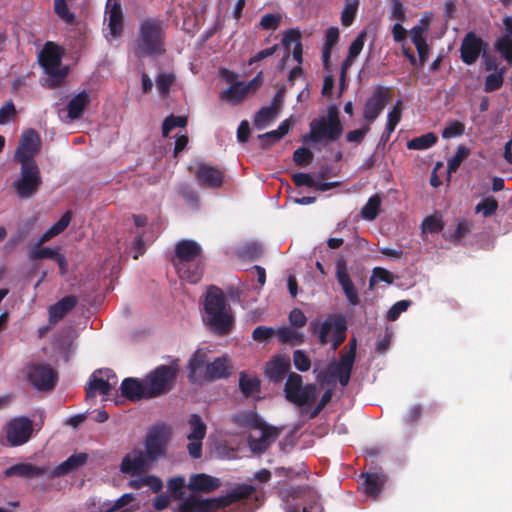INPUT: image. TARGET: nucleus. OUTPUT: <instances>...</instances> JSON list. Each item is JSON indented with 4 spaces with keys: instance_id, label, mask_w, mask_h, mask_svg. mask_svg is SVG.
Here are the masks:
<instances>
[{
    "instance_id": "61",
    "label": "nucleus",
    "mask_w": 512,
    "mask_h": 512,
    "mask_svg": "<svg viewBox=\"0 0 512 512\" xmlns=\"http://www.w3.org/2000/svg\"><path fill=\"white\" fill-rule=\"evenodd\" d=\"M313 153L305 147L296 149L293 153V161L298 166H306L311 163Z\"/></svg>"
},
{
    "instance_id": "13",
    "label": "nucleus",
    "mask_w": 512,
    "mask_h": 512,
    "mask_svg": "<svg viewBox=\"0 0 512 512\" xmlns=\"http://www.w3.org/2000/svg\"><path fill=\"white\" fill-rule=\"evenodd\" d=\"M6 438L11 446L25 444L33 432L32 421L27 417L13 418L6 425Z\"/></svg>"
},
{
    "instance_id": "41",
    "label": "nucleus",
    "mask_w": 512,
    "mask_h": 512,
    "mask_svg": "<svg viewBox=\"0 0 512 512\" xmlns=\"http://www.w3.org/2000/svg\"><path fill=\"white\" fill-rule=\"evenodd\" d=\"M289 130H270L264 134H260L255 139L258 146L263 149H267L283 139Z\"/></svg>"
},
{
    "instance_id": "18",
    "label": "nucleus",
    "mask_w": 512,
    "mask_h": 512,
    "mask_svg": "<svg viewBox=\"0 0 512 512\" xmlns=\"http://www.w3.org/2000/svg\"><path fill=\"white\" fill-rule=\"evenodd\" d=\"M390 88L379 86L371 97H369L364 106V117L366 120H375L383 111L390 96Z\"/></svg>"
},
{
    "instance_id": "59",
    "label": "nucleus",
    "mask_w": 512,
    "mask_h": 512,
    "mask_svg": "<svg viewBox=\"0 0 512 512\" xmlns=\"http://www.w3.org/2000/svg\"><path fill=\"white\" fill-rule=\"evenodd\" d=\"M293 363L295 368L301 372H306L311 367V360L303 350L293 352Z\"/></svg>"
},
{
    "instance_id": "42",
    "label": "nucleus",
    "mask_w": 512,
    "mask_h": 512,
    "mask_svg": "<svg viewBox=\"0 0 512 512\" xmlns=\"http://www.w3.org/2000/svg\"><path fill=\"white\" fill-rule=\"evenodd\" d=\"M188 423L191 428V432L188 434L187 438L203 440L206 435L207 427L201 417L198 414H191Z\"/></svg>"
},
{
    "instance_id": "48",
    "label": "nucleus",
    "mask_w": 512,
    "mask_h": 512,
    "mask_svg": "<svg viewBox=\"0 0 512 512\" xmlns=\"http://www.w3.org/2000/svg\"><path fill=\"white\" fill-rule=\"evenodd\" d=\"M470 155V149L464 145L457 147L456 153L447 162V169L449 173H454L458 170L462 162Z\"/></svg>"
},
{
    "instance_id": "50",
    "label": "nucleus",
    "mask_w": 512,
    "mask_h": 512,
    "mask_svg": "<svg viewBox=\"0 0 512 512\" xmlns=\"http://www.w3.org/2000/svg\"><path fill=\"white\" fill-rule=\"evenodd\" d=\"M498 206V202L494 197H485L476 205L475 212L481 213L483 217L487 218L495 214Z\"/></svg>"
},
{
    "instance_id": "33",
    "label": "nucleus",
    "mask_w": 512,
    "mask_h": 512,
    "mask_svg": "<svg viewBox=\"0 0 512 512\" xmlns=\"http://www.w3.org/2000/svg\"><path fill=\"white\" fill-rule=\"evenodd\" d=\"M297 328L289 326H281L276 330V336L280 343L296 346L305 342L306 338L302 332L296 330Z\"/></svg>"
},
{
    "instance_id": "31",
    "label": "nucleus",
    "mask_w": 512,
    "mask_h": 512,
    "mask_svg": "<svg viewBox=\"0 0 512 512\" xmlns=\"http://www.w3.org/2000/svg\"><path fill=\"white\" fill-rule=\"evenodd\" d=\"M88 460V455L86 453H76L71 456H69L64 462H62L60 465H58L53 470V476H63L67 475L83 465L86 464Z\"/></svg>"
},
{
    "instance_id": "51",
    "label": "nucleus",
    "mask_w": 512,
    "mask_h": 512,
    "mask_svg": "<svg viewBox=\"0 0 512 512\" xmlns=\"http://www.w3.org/2000/svg\"><path fill=\"white\" fill-rule=\"evenodd\" d=\"M359 0L346 1L345 6L341 13V23L343 26H350L356 16L358 10Z\"/></svg>"
},
{
    "instance_id": "37",
    "label": "nucleus",
    "mask_w": 512,
    "mask_h": 512,
    "mask_svg": "<svg viewBox=\"0 0 512 512\" xmlns=\"http://www.w3.org/2000/svg\"><path fill=\"white\" fill-rule=\"evenodd\" d=\"M316 392L317 390L315 384H307L303 386L299 391L290 394V396H288L286 399L298 406H304L316 400Z\"/></svg>"
},
{
    "instance_id": "4",
    "label": "nucleus",
    "mask_w": 512,
    "mask_h": 512,
    "mask_svg": "<svg viewBox=\"0 0 512 512\" xmlns=\"http://www.w3.org/2000/svg\"><path fill=\"white\" fill-rule=\"evenodd\" d=\"M309 332L317 336L321 345L329 342L332 333L331 348L337 350L346 339L347 322L344 316L330 314L324 321L314 319L309 323Z\"/></svg>"
},
{
    "instance_id": "9",
    "label": "nucleus",
    "mask_w": 512,
    "mask_h": 512,
    "mask_svg": "<svg viewBox=\"0 0 512 512\" xmlns=\"http://www.w3.org/2000/svg\"><path fill=\"white\" fill-rule=\"evenodd\" d=\"M27 380L38 391H51L57 384L58 373L49 364H31L27 367Z\"/></svg>"
},
{
    "instance_id": "54",
    "label": "nucleus",
    "mask_w": 512,
    "mask_h": 512,
    "mask_svg": "<svg viewBox=\"0 0 512 512\" xmlns=\"http://www.w3.org/2000/svg\"><path fill=\"white\" fill-rule=\"evenodd\" d=\"M394 281V275L381 267H375L372 271V275L369 280L370 287H373L377 282H385L387 284H392Z\"/></svg>"
},
{
    "instance_id": "43",
    "label": "nucleus",
    "mask_w": 512,
    "mask_h": 512,
    "mask_svg": "<svg viewBox=\"0 0 512 512\" xmlns=\"http://www.w3.org/2000/svg\"><path fill=\"white\" fill-rule=\"evenodd\" d=\"M176 81L173 73H159L156 76V88L162 97L169 95L172 85Z\"/></svg>"
},
{
    "instance_id": "45",
    "label": "nucleus",
    "mask_w": 512,
    "mask_h": 512,
    "mask_svg": "<svg viewBox=\"0 0 512 512\" xmlns=\"http://www.w3.org/2000/svg\"><path fill=\"white\" fill-rule=\"evenodd\" d=\"M429 25H430L429 19L423 17L420 20V23L411 29V31H410L411 40H412L413 44L415 45V47L422 45L424 43H427L424 34L429 29Z\"/></svg>"
},
{
    "instance_id": "10",
    "label": "nucleus",
    "mask_w": 512,
    "mask_h": 512,
    "mask_svg": "<svg viewBox=\"0 0 512 512\" xmlns=\"http://www.w3.org/2000/svg\"><path fill=\"white\" fill-rule=\"evenodd\" d=\"M488 43L485 42L475 32H468L462 39L460 45V59L466 65H473L480 56H486Z\"/></svg>"
},
{
    "instance_id": "30",
    "label": "nucleus",
    "mask_w": 512,
    "mask_h": 512,
    "mask_svg": "<svg viewBox=\"0 0 512 512\" xmlns=\"http://www.w3.org/2000/svg\"><path fill=\"white\" fill-rule=\"evenodd\" d=\"M220 486L218 478L212 477L207 474H195L192 475L188 487L192 491L210 493L216 490Z\"/></svg>"
},
{
    "instance_id": "60",
    "label": "nucleus",
    "mask_w": 512,
    "mask_h": 512,
    "mask_svg": "<svg viewBox=\"0 0 512 512\" xmlns=\"http://www.w3.org/2000/svg\"><path fill=\"white\" fill-rule=\"evenodd\" d=\"M274 335H276V330L267 326H257L252 332V338L256 342H267Z\"/></svg>"
},
{
    "instance_id": "38",
    "label": "nucleus",
    "mask_w": 512,
    "mask_h": 512,
    "mask_svg": "<svg viewBox=\"0 0 512 512\" xmlns=\"http://www.w3.org/2000/svg\"><path fill=\"white\" fill-rule=\"evenodd\" d=\"M248 95V87H244L243 82H235L227 89L220 92V99L230 103L237 104Z\"/></svg>"
},
{
    "instance_id": "29",
    "label": "nucleus",
    "mask_w": 512,
    "mask_h": 512,
    "mask_svg": "<svg viewBox=\"0 0 512 512\" xmlns=\"http://www.w3.org/2000/svg\"><path fill=\"white\" fill-rule=\"evenodd\" d=\"M290 368L289 360L275 357L265 367L266 377L274 383L281 382Z\"/></svg>"
},
{
    "instance_id": "64",
    "label": "nucleus",
    "mask_w": 512,
    "mask_h": 512,
    "mask_svg": "<svg viewBox=\"0 0 512 512\" xmlns=\"http://www.w3.org/2000/svg\"><path fill=\"white\" fill-rule=\"evenodd\" d=\"M188 124L187 116H175L171 114L166 117L162 123L161 128H185Z\"/></svg>"
},
{
    "instance_id": "8",
    "label": "nucleus",
    "mask_w": 512,
    "mask_h": 512,
    "mask_svg": "<svg viewBox=\"0 0 512 512\" xmlns=\"http://www.w3.org/2000/svg\"><path fill=\"white\" fill-rule=\"evenodd\" d=\"M20 177L13 182V188L21 199H29L42 185L38 165L20 164Z\"/></svg>"
},
{
    "instance_id": "46",
    "label": "nucleus",
    "mask_w": 512,
    "mask_h": 512,
    "mask_svg": "<svg viewBox=\"0 0 512 512\" xmlns=\"http://www.w3.org/2000/svg\"><path fill=\"white\" fill-rule=\"evenodd\" d=\"M444 228V222L441 216L430 215L423 219L421 229L423 233L435 234L439 233Z\"/></svg>"
},
{
    "instance_id": "24",
    "label": "nucleus",
    "mask_w": 512,
    "mask_h": 512,
    "mask_svg": "<svg viewBox=\"0 0 512 512\" xmlns=\"http://www.w3.org/2000/svg\"><path fill=\"white\" fill-rule=\"evenodd\" d=\"M120 390L123 397L133 402L141 399H151L147 395L145 380L141 381L132 377L125 378L121 383Z\"/></svg>"
},
{
    "instance_id": "63",
    "label": "nucleus",
    "mask_w": 512,
    "mask_h": 512,
    "mask_svg": "<svg viewBox=\"0 0 512 512\" xmlns=\"http://www.w3.org/2000/svg\"><path fill=\"white\" fill-rule=\"evenodd\" d=\"M470 233V225L466 220H461L457 223V226L452 234L449 235L448 239L453 243H458L466 235Z\"/></svg>"
},
{
    "instance_id": "47",
    "label": "nucleus",
    "mask_w": 512,
    "mask_h": 512,
    "mask_svg": "<svg viewBox=\"0 0 512 512\" xmlns=\"http://www.w3.org/2000/svg\"><path fill=\"white\" fill-rule=\"evenodd\" d=\"M354 360H351L350 357L341 356L339 361L331 362L329 365L331 367L333 376L338 377L340 375L351 374L353 370Z\"/></svg>"
},
{
    "instance_id": "55",
    "label": "nucleus",
    "mask_w": 512,
    "mask_h": 512,
    "mask_svg": "<svg viewBox=\"0 0 512 512\" xmlns=\"http://www.w3.org/2000/svg\"><path fill=\"white\" fill-rule=\"evenodd\" d=\"M302 387V376L295 372H290L284 387L285 397L287 398L290 394L299 391Z\"/></svg>"
},
{
    "instance_id": "16",
    "label": "nucleus",
    "mask_w": 512,
    "mask_h": 512,
    "mask_svg": "<svg viewBox=\"0 0 512 512\" xmlns=\"http://www.w3.org/2000/svg\"><path fill=\"white\" fill-rule=\"evenodd\" d=\"M336 279L341 286L347 301L352 306H357L360 303L358 292L352 282L348 273L347 261L341 256L336 262Z\"/></svg>"
},
{
    "instance_id": "36",
    "label": "nucleus",
    "mask_w": 512,
    "mask_h": 512,
    "mask_svg": "<svg viewBox=\"0 0 512 512\" xmlns=\"http://www.w3.org/2000/svg\"><path fill=\"white\" fill-rule=\"evenodd\" d=\"M256 491L255 487L249 484H242L235 487L230 493L221 497L224 508L240 500L249 498Z\"/></svg>"
},
{
    "instance_id": "12",
    "label": "nucleus",
    "mask_w": 512,
    "mask_h": 512,
    "mask_svg": "<svg viewBox=\"0 0 512 512\" xmlns=\"http://www.w3.org/2000/svg\"><path fill=\"white\" fill-rule=\"evenodd\" d=\"M41 148V138L36 130H26L15 153V160L20 164L37 165L34 157Z\"/></svg>"
},
{
    "instance_id": "11",
    "label": "nucleus",
    "mask_w": 512,
    "mask_h": 512,
    "mask_svg": "<svg viewBox=\"0 0 512 512\" xmlns=\"http://www.w3.org/2000/svg\"><path fill=\"white\" fill-rule=\"evenodd\" d=\"M117 383L116 374L110 369H98L92 373L85 387L86 398H95L97 394L108 395Z\"/></svg>"
},
{
    "instance_id": "32",
    "label": "nucleus",
    "mask_w": 512,
    "mask_h": 512,
    "mask_svg": "<svg viewBox=\"0 0 512 512\" xmlns=\"http://www.w3.org/2000/svg\"><path fill=\"white\" fill-rule=\"evenodd\" d=\"M361 476L365 477V494L376 499L380 495L384 484L386 483L387 476L383 473L377 472L363 473Z\"/></svg>"
},
{
    "instance_id": "21",
    "label": "nucleus",
    "mask_w": 512,
    "mask_h": 512,
    "mask_svg": "<svg viewBox=\"0 0 512 512\" xmlns=\"http://www.w3.org/2000/svg\"><path fill=\"white\" fill-rule=\"evenodd\" d=\"M342 130H310L309 134L303 135L301 141L315 150L334 142L340 138Z\"/></svg>"
},
{
    "instance_id": "40",
    "label": "nucleus",
    "mask_w": 512,
    "mask_h": 512,
    "mask_svg": "<svg viewBox=\"0 0 512 512\" xmlns=\"http://www.w3.org/2000/svg\"><path fill=\"white\" fill-rule=\"evenodd\" d=\"M382 199L378 194L371 196L361 209V216L367 221L377 218L381 210Z\"/></svg>"
},
{
    "instance_id": "5",
    "label": "nucleus",
    "mask_w": 512,
    "mask_h": 512,
    "mask_svg": "<svg viewBox=\"0 0 512 512\" xmlns=\"http://www.w3.org/2000/svg\"><path fill=\"white\" fill-rule=\"evenodd\" d=\"M178 362V359H173L169 365H159L146 376L148 397H159L173 388L179 373Z\"/></svg>"
},
{
    "instance_id": "26",
    "label": "nucleus",
    "mask_w": 512,
    "mask_h": 512,
    "mask_svg": "<svg viewBox=\"0 0 512 512\" xmlns=\"http://www.w3.org/2000/svg\"><path fill=\"white\" fill-rule=\"evenodd\" d=\"M78 303L74 295H68L49 307V322L55 324L62 320Z\"/></svg>"
},
{
    "instance_id": "7",
    "label": "nucleus",
    "mask_w": 512,
    "mask_h": 512,
    "mask_svg": "<svg viewBox=\"0 0 512 512\" xmlns=\"http://www.w3.org/2000/svg\"><path fill=\"white\" fill-rule=\"evenodd\" d=\"M39 63L49 76V87L60 85L68 74L66 67L62 65V51L54 42H46L39 53Z\"/></svg>"
},
{
    "instance_id": "19",
    "label": "nucleus",
    "mask_w": 512,
    "mask_h": 512,
    "mask_svg": "<svg viewBox=\"0 0 512 512\" xmlns=\"http://www.w3.org/2000/svg\"><path fill=\"white\" fill-rule=\"evenodd\" d=\"M195 176L201 185L213 189L220 188L225 178L223 170L206 163H199Z\"/></svg>"
},
{
    "instance_id": "56",
    "label": "nucleus",
    "mask_w": 512,
    "mask_h": 512,
    "mask_svg": "<svg viewBox=\"0 0 512 512\" xmlns=\"http://www.w3.org/2000/svg\"><path fill=\"white\" fill-rule=\"evenodd\" d=\"M58 253V248L53 249L50 247H41L35 246L29 254V258L32 261H37L40 259H52L54 260L56 254Z\"/></svg>"
},
{
    "instance_id": "57",
    "label": "nucleus",
    "mask_w": 512,
    "mask_h": 512,
    "mask_svg": "<svg viewBox=\"0 0 512 512\" xmlns=\"http://www.w3.org/2000/svg\"><path fill=\"white\" fill-rule=\"evenodd\" d=\"M185 485V478L183 476H177L171 478L168 481V489L171 492V496L175 500H181L184 497L183 487Z\"/></svg>"
},
{
    "instance_id": "28",
    "label": "nucleus",
    "mask_w": 512,
    "mask_h": 512,
    "mask_svg": "<svg viewBox=\"0 0 512 512\" xmlns=\"http://www.w3.org/2000/svg\"><path fill=\"white\" fill-rule=\"evenodd\" d=\"M47 468L31 463L15 464L4 471L5 477L19 476L24 478L39 477L46 474Z\"/></svg>"
},
{
    "instance_id": "62",
    "label": "nucleus",
    "mask_w": 512,
    "mask_h": 512,
    "mask_svg": "<svg viewBox=\"0 0 512 512\" xmlns=\"http://www.w3.org/2000/svg\"><path fill=\"white\" fill-rule=\"evenodd\" d=\"M411 305L410 300H400L396 302L387 312V320L396 321L401 313L405 312Z\"/></svg>"
},
{
    "instance_id": "58",
    "label": "nucleus",
    "mask_w": 512,
    "mask_h": 512,
    "mask_svg": "<svg viewBox=\"0 0 512 512\" xmlns=\"http://www.w3.org/2000/svg\"><path fill=\"white\" fill-rule=\"evenodd\" d=\"M54 11L66 23H72L75 19L66 0H54Z\"/></svg>"
},
{
    "instance_id": "20",
    "label": "nucleus",
    "mask_w": 512,
    "mask_h": 512,
    "mask_svg": "<svg viewBox=\"0 0 512 512\" xmlns=\"http://www.w3.org/2000/svg\"><path fill=\"white\" fill-rule=\"evenodd\" d=\"M232 369V361L230 357L227 355H222L220 357L215 358L214 360L209 359L208 366L206 367V383H211L220 379H227L228 377L231 376Z\"/></svg>"
},
{
    "instance_id": "3",
    "label": "nucleus",
    "mask_w": 512,
    "mask_h": 512,
    "mask_svg": "<svg viewBox=\"0 0 512 512\" xmlns=\"http://www.w3.org/2000/svg\"><path fill=\"white\" fill-rule=\"evenodd\" d=\"M204 310L206 324L219 336L231 333L234 326V318L228 311V304L224 292L212 285L205 296Z\"/></svg>"
},
{
    "instance_id": "1",
    "label": "nucleus",
    "mask_w": 512,
    "mask_h": 512,
    "mask_svg": "<svg viewBox=\"0 0 512 512\" xmlns=\"http://www.w3.org/2000/svg\"><path fill=\"white\" fill-rule=\"evenodd\" d=\"M180 278L189 283L201 280L204 271V256L201 245L192 239H182L175 244L172 259Z\"/></svg>"
},
{
    "instance_id": "52",
    "label": "nucleus",
    "mask_w": 512,
    "mask_h": 512,
    "mask_svg": "<svg viewBox=\"0 0 512 512\" xmlns=\"http://www.w3.org/2000/svg\"><path fill=\"white\" fill-rule=\"evenodd\" d=\"M240 254L243 258L257 260L263 255V246L258 242H248L241 247Z\"/></svg>"
},
{
    "instance_id": "22",
    "label": "nucleus",
    "mask_w": 512,
    "mask_h": 512,
    "mask_svg": "<svg viewBox=\"0 0 512 512\" xmlns=\"http://www.w3.org/2000/svg\"><path fill=\"white\" fill-rule=\"evenodd\" d=\"M283 104V95L281 91H278L273 97L271 104L262 107L255 115L254 124L259 127H265L272 124V122L278 117L281 106Z\"/></svg>"
},
{
    "instance_id": "34",
    "label": "nucleus",
    "mask_w": 512,
    "mask_h": 512,
    "mask_svg": "<svg viewBox=\"0 0 512 512\" xmlns=\"http://www.w3.org/2000/svg\"><path fill=\"white\" fill-rule=\"evenodd\" d=\"M90 103V94L83 90L76 94L67 104L68 116L78 119L82 116L85 107Z\"/></svg>"
},
{
    "instance_id": "27",
    "label": "nucleus",
    "mask_w": 512,
    "mask_h": 512,
    "mask_svg": "<svg viewBox=\"0 0 512 512\" xmlns=\"http://www.w3.org/2000/svg\"><path fill=\"white\" fill-rule=\"evenodd\" d=\"M503 24L506 33L497 39L495 49L501 54L503 59L512 65V17H505Z\"/></svg>"
},
{
    "instance_id": "25",
    "label": "nucleus",
    "mask_w": 512,
    "mask_h": 512,
    "mask_svg": "<svg viewBox=\"0 0 512 512\" xmlns=\"http://www.w3.org/2000/svg\"><path fill=\"white\" fill-rule=\"evenodd\" d=\"M133 457L126 455L120 464V470L125 474H140L150 467L149 458L143 451H134Z\"/></svg>"
},
{
    "instance_id": "39",
    "label": "nucleus",
    "mask_w": 512,
    "mask_h": 512,
    "mask_svg": "<svg viewBox=\"0 0 512 512\" xmlns=\"http://www.w3.org/2000/svg\"><path fill=\"white\" fill-rule=\"evenodd\" d=\"M239 389L246 398L252 397L260 392L261 382L256 376L248 377L245 372H241L239 375Z\"/></svg>"
},
{
    "instance_id": "44",
    "label": "nucleus",
    "mask_w": 512,
    "mask_h": 512,
    "mask_svg": "<svg viewBox=\"0 0 512 512\" xmlns=\"http://www.w3.org/2000/svg\"><path fill=\"white\" fill-rule=\"evenodd\" d=\"M437 141V136L434 133H427L420 137H415L408 141L407 147L412 150H423L430 148Z\"/></svg>"
},
{
    "instance_id": "6",
    "label": "nucleus",
    "mask_w": 512,
    "mask_h": 512,
    "mask_svg": "<svg viewBox=\"0 0 512 512\" xmlns=\"http://www.w3.org/2000/svg\"><path fill=\"white\" fill-rule=\"evenodd\" d=\"M245 424L252 429L260 431L259 436L250 434L247 439L249 448L255 454L264 453L281 433L279 428L267 424L256 413L247 415Z\"/></svg>"
},
{
    "instance_id": "53",
    "label": "nucleus",
    "mask_w": 512,
    "mask_h": 512,
    "mask_svg": "<svg viewBox=\"0 0 512 512\" xmlns=\"http://www.w3.org/2000/svg\"><path fill=\"white\" fill-rule=\"evenodd\" d=\"M297 42H301V34L299 30L289 29L284 33L282 38V44L285 48V54L282 57V60H284L285 58H289L291 45H295Z\"/></svg>"
},
{
    "instance_id": "2",
    "label": "nucleus",
    "mask_w": 512,
    "mask_h": 512,
    "mask_svg": "<svg viewBox=\"0 0 512 512\" xmlns=\"http://www.w3.org/2000/svg\"><path fill=\"white\" fill-rule=\"evenodd\" d=\"M164 22L158 18L143 19L133 46L136 58H157L166 53Z\"/></svg>"
},
{
    "instance_id": "17",
    "label": "nucleus",
    "mask_w": 512,
    "mask_h": 512,
    "mask_svg": "<svg viewBox=\"0 0 512 512\" xmlns=\"http://www.w3.org/2000/svg\"><path fill=\"white\" fill-rule=\"evenodd\" d=\"M222 506L221 497H214L208 499H200L195 495L182 500L178 506L179 512H216Z\"/></svg>"
},
{
    "instance_id": "35",
    "label": "nucleus",
    "mask_w": 512,
    "mask_h": 512,
    "mask_svg": "<svg viewBox=\"0 0 512 512\" xmlns=\"http://www.w3.org/2000/svg\"><path fill=\"white\" fill-rule=\"evenodd\" d=\"M309 128H342L338 108L334 105L329 106L326 115L314 119Z\"/></svg>"
},
{
    "instance_id": "14",
    "label": "nucleus",
    "mask_w": 512,
    "mask_h": 512,
    "mask_svg": "<svg viewBox=\"0 0 512 512\" xmlns=\"http://www.w3.org/2000/svg\"><path fill=\"white\" fill-rule=\"evenodd\" d=\"M209 355L204 349H197L189 358L187 363V379L191 384L202 385L207 381L206 367L208 366Z\"/></svg>"
},
{
    "instance_id": "23",
    "label": "nucleus",
    "mask_w": 512,
    "mask_h": 512,
    "mask_svg": "<svg viewBox=\"0 0 512 512\" xmlns=\"http://www.w3.org/2000/svg\"><path fill=\"white\" fill-rule=\"evenodd\" d=\"M106 15L111 36L114 39L120 37L124 29V17L121 4L116 0H108L106 4Z\"/></svg>"
},
{
    "instance_id": "15",
    "label": "nucleus",
    "mask_w": 512,
    "mask_h": 512,
    "mask_svg": "<svg viewBox=\"0 0 512 512\" xmlns=\"http://www.w3.org/2000/svg\"><path fill=\"white\" fill-rule=\"evenodd\" d=\"M167 437L163 428L154 427L149 430L145 438L144 453L150 462L166 455Z\"/></svg>"
},
{
    "instance_id": "49",
    "label": "nucleus",
    "mask_w": 512,
    "mask_h": 512,
    "mask_svg": "<svg viewBox=\"0 0 512 512\" xmlns=\"http://www.w3.org/2000/svg\"><path fill=\"white\" fill-rule=\"evenodd\" d=\"M505 72H506V68L502 67L499 70L489 74L485 79V84H484L485 91L493 92V91L498 90L503 84Z\"/></svg>"
}]
</instances>
